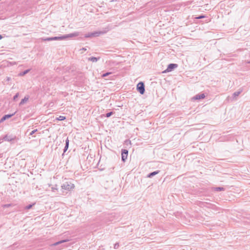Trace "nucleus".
I'll return each instance as SVG.
<instances>
[{"mask_svg":"<svg viewBox=\"0 0 250 250\" xmlns=\"http://www.w3.org/2000/svg\"><path fill=\"white\" fill-rule=\"evenodd\" d=\"M80 35V33L78 32H76L74 33L66 34L64 35H62L58 37H52L53 41H57V40H63L70 38H73L77 37Z\"/></svg>","mask_w":250,"mask_h":250,"instance_id":"obj_1","label":"nucleus"},{"mask_svg":"<svg viewBox=\"0 0 250 250\" xmlns=\"http://www.w3.org/2000/svg\"><path fill=\"white\" fill-rule=\"evenodd\" d=\"M75 188V186L71 182H66L62 186V189L70 191Z\"/></svg>","mask_w":250,"mask_h":250,"instance_id":"obj_2","label":"nucleus"},{"mask_svg":"<svg viewBox=\"0 0 250 250\" xmlns=\"http://www.w3.org/2000/svg\"><path fill=\"white\" fill-rule=\"evenodd\" d=\"M137 90L142 95L144 94L145 92V86L143 82H139L136 87Z\"/></svg>","mask_w":250,"mask_h":250,"instance_id":"obj_3","label":"nucleus"},{"mask_svg":"<svg viewBox=\"0 0 250 250\" xmlns=\"http://www.w3.org/2000/svg\"><path fill=\"white\" fill-rule=\"evenodd\" d=\"M177 67L178 64L176 63H170L168 65L167 69L165 70L163 72H171Z\"/></svg>","mask_w":250,"mask_h":250,"instance_id":"obj_4","label":"nucleus"},{"mask_svg":"<svg viewBox=\"0 0 250 250\" xmlns=\"http://www.w3.org/2000/svg\"><path fill=\"white\" fill-rule=\"evenodd\" d=\"M128 151L125 149H122L121 150V156H122V161L125 162L128 156Z\"/></svg>","mask_w":250,"mask_h":250,"instance_id":"obj_5","label":"nucleus"},{"mask_svg":"<svg viewBox=\"0 0 250 250\" xmlns=\"http://www.w3.org/2000/svg\"><path fill=\"white\" fill-rule=\"evenodd\" d=\"M205 98V95L204 93H200L196 95L192 98V99L194 100L203 99Z\"/></svg>","mask_w":250,"mask_h":250,"instance_id":"obj_6","label":"nucleus"},{"mask_svg":"<svg viewBox=\"0 0 250 250\" xmlns=\"http://www.w3.org/2000/svg\"><path fill=\"white\" fill-rule=\"evenodd\" d=\"M106 32V31H95L94 32H92V37H98V36H99L101 35L104 34Z\"/></svg>","mask_w":250,"mask_h":250,"instance_id":"obj_7","label":"nucleus"},{"mask_svg":"<svg viewBox=\"0 0 250 250\" xmlns=\"http://www.w3.org/2000/svg\"><path fill=\"white\" fill-rule=\"evenodd\" d=\"M160 170H156V171H154L153 172H150L148 174H147V178H152L154 176L158 174L160 172Z\"/></svg>","mask_w":250,"mask_h":250,"instance_id":"obj_8","label":"nucleus"},{"mask_svg":"<svg viewBox=\"0 0 250 250\" xmlns=\"http://www.w3.org/2000/svg\"><path fill=\"white\" fill-rule=\"evenodd\" d=\"M16 113V112H14L13 114H6L4 115L2 117V119L3 120V121H5L6 120L9 119L10 118L12 117L13 116H14Z\"/></svg>","mask_w":250,"mask_h":250,"instance_id":"obj_9","label":"nucleus"},{"mask_svg":"<svg viewBox=\"0 0 250 250\" xmlns=\"http://www.w3.org/2000/svg\"><path fill=\"white\" fill-rule=\"evenodd\" d=\"M69 141L68 140V138H67L66 140H65V146H64V149H63V153H64L67 150V149L68 148V147H69Z\"/></svg>","mask_w":250,"mask_h":250,"instance_id":"obj_10","label":"nucleus"},{"mask_svg":"<svg viewBox=\"0 0 250 250\" xmlns=\"http://www.w3.org/2000/svg\"><path fill=\"white\" fill-rule=\"evenodd\" d=\"M200 204V206H203L209 208H212V206H213V205L207 202H201Z\"/></svg>","mask_w":250,"mask_h":250,"instance_id":"obj_11","label":"nucleus"},{"mask_svg":"<svg viewBox=\"0 0 250 250\" xmlns=\"http://www.w3.org/2000/svg\"><path fill=\"white\" fill-rule=\"evenodd\" d=\"M100 59V57H91L88 58V60L89 61H91L92 62H97L98 60H99Z\"/></svg>","mask_w":250,"mask_h":250,"instance_id":"obj_12","label":"nucleus"},{"mask_svg":"<svg viewBox=\"0 0 250 250\" xmlns=\"http://www.w3.org/2000/svg\"><path fill=\"white\" fill-rule=\"evenodd\" d=\"M28 99H29L28 96L24 97V98L21 100V102L20 103L19 105H21L23 104L24 103H25L28 100Z\"/></svg>","mask_w":250,"mask_h":250,"instance_id":"obj_13","label":"nucleus"},{"mask_svg":"<svg viewBox=\"0 0 250 250\" xmlns=\"http://www.w3.org/2000/svg\"><path fill=\"white\" fill-rule=\"evenodd\" d=\"M30 71V69L25 70H24V71H23L22 72H21L19 74V75L20 76H23L25 75V74H26L27 73H28Z\"/></svg>","mask_w":250,"mask_h":250,"instance_id":"obj_14","label":"nucleus"},{"mask_svg":"<svg viewBox=\"0 0 250 250\" xmlns=\"http://www.w3.org/2000/svg\"><path fill=\"white\" fill-rule=\"evenodd\" d=\"M4 139L5 141H7L8 142L12 141L14 140V138H12L10 136L6 135L4 137Z\"/></svg>","mask_w":250,"mask_h":250,"instance_id":"obj_15","label":"nucleus"},{"mask_svg":"<svg viewBox=\"0 0 250 250\" xmlns=\"http://www.w3.org/2000/svg\"><path fill=\"white\" fill-rule=\"evenodd\" d=\"M42 41L44 42H49V41H52L53 39L52 37H47V38H41Z\"/></svg>","mask_w":250,"mask_h":250,"instance_id":"obj_16","label":"nucleus"},{"mask_svg":"<svg viewBox=\"0 0 250 250\" xmlns=\"http://www.w3.org/2000/svg\"><path fill=\"white\" fill-rule=\"evenodd\" d=\"M67 241H68V240H67V239L62 240H61V241H58V242H57L53 244V245L57 246V245H59L60 244H62V243H64V242H66Z\"/></svg>","mask_w":250,"mask_h":250,"instance_id":"obj_17","label":"nucleus"},{"mask_svg":"<svg viewBox=\"0 0 250 250\" xmlns=\"http://www.w3.org/2000/svg\"><path fill=\"white\" fill-rule=\"evenodd\" d=\"M241 93V91H236L235 92H234L232 94V98L233 99H235V98L237 97V96H238L239 95V94H240Z\"/></svg>","mask_w":250,"mask_h":250,"instance_id":"obj_18","label":"nucleus"},{"mask_svg":"<svg viewBox=\"0 0 250 250\" xmlns=\"http://www.w3.org/2000/svg\"><path fill=\"white\" fill-rule=\"evenodd\" d=\"M214 190L216 191H224L225 188L223 187H215L214 188Z\"/></svg>","mask_w":250,"mask_h":250,"instance_id":"obj_19","label":"nucleus"},{"mask_svg":"<svg viewBox=\"0 0 250 250\" xmlns=\"http://www.w3.org/2000/svg\"><path fill=\"white\" fill-rule=\"evenodd\" d=\"M112 73V72H106L105 73L101 75V77H102V78H104L108 76V75L111 74Z\"/></svg>","mask_w":250,"mask_h":250,"instance_id":"obj_20","label":"nucleus"},{"mask_svg":"<svg viewBox=\"0 0 250 250\" xmlns=\"http://www.w3.org/2000/svg\"><path fill=\"white\" fill-rule=\"evenodd\" d=\"M114 112L113 111H110L109 112H108L105 115V117H107V118H109L111 116H112V115H113L114 114Z\"/></svg>","mask_w":250,"mask_h":250,"instance_id":"obj_21","label":"nucleus"},{"mask_svg":"<svg viewBox=\"0 0 250 250\" xmlns=\"http://www.w3.org/2000/svg\"><path fill=\"white\" fill-rule=\"evenodd\" d=\"M84 38H92V32L91 33H88L87 34H85L84 35Z\"/></svg>","mask_w":250,"mask_h":250,"instance_id":"obj_22","label":"nucleus"},{"mask_svg":"<svg viewBox=\"0 0 250 250\" xmlns=\"http://www.w3.org/2000/svg\"><path fill=\"white\" fill-rule=\"evenodd\" d=\"M35 204V203L32 204H29L26 206L25 207V209H29L32 208V207Z\"/></svg>","mask_w":250,"mask_h":250,"instance_id":"obj_23","label":"nucleus"},{"mask_svg":"<svg viewBox=\"0 0 250 250\" xmlns=\"http://www.w3.org/2000/svg\"><path fill=\"white\" fill-rule=\"evenodd\" d=\"M66 119L65 117L60 116L58 118H57V120L59 121H63Z\"/></svg>","mask_w":250,"mask_h":250,"instance_id":"obj_24","label":"nucleus"},{"mask_svg":"<svg viewBox=\"0 0 250 250\" xmlns=\"http://www.w3.org/2000/svg\"><path fill=\"white\" fill-rule=\"evenodd\" d=\"M205 17H206V16L205 15H200L198 17H197L195 18V19H203V18H204Z\"/></svg>","mask_w":250,"mask_h":250,"instance_id":"obj_25","label":"nucleus"},{"mask_svg":"<svg viewBox=\"0 0 250 250\" xmlns=\"http://www.w3.org/2000/svg\"><path fill=\"white\" fill-rule=\"evenodd\" d=\"M19 96V93H16L13 97V100L15 101H16V100L18 99Z\"/></svg>","mask_w":250,"mask_h":250,"instance_id":"obj_26","label":"nucleus"},{"mask_svg":"<svg viewBox=\"0 0 250 250\" xmlns=\"http://www.w3.org/2000/svg\"><path fill=\"white\" fill-rule=\"evenodd\" d=\"M38 131L37 129H34L33 131H32L31 132H30L29 135H33L35 132H36Z\"/></svg>","mask_w":250,"mask_h":250,"instance_id":"obj_27","label":"nucleus"},{"mask_svg":"<svg viewBox=\"0 0 250 250\" xmlns=\"http://www.w3.org/2000/svg\"><path fill=\"white\" fill-rule=\"evenodd\" d=\"M119 247V244L118 243H116L114 244V248L115 249H117Z\"/></svg>","mask_w":250,"mask_h":250,"instance_id":"obj_28","label":"nucleus"},{"mask_svg":"<svg viewBox=\"0 0 250 250\" xmlns=\"http://www.w3.org/2000/svg\"><path fill=\"white\" fill-rule=\"evenodd\" d=\"M57 189H58V188H57V185H55V187L52 188V190L53 191H55V190H57Z\"/></svg>","mask_w":250,"mask_h":250,"instance_id":"obj_29","label":"nucleus"},{"mask_svg":"<svg viewBox=\"0 0 250 250\" xmlns=\"http://www.w3.org/2000/svg\"><path fill=\"white\" fill-rule=\"evenodd\" d=\"M11 206V204H5L3 206L4 208H8Z\"/></svg>","mask_w":250,"mask_h":250,"instance_id":"obj_30","label":"nucleus"},{"mask_svg":"<svg viewBox=\"0 0 250 250\" xmlns=\"http://www.w3.org/2000/svg\"><path fill=\"white\" fill-rule=\"evenodd\" d=\"M10 80H11V78L10 77H7L6 78V81H9Z\"/></svg>","mask_w":250,"mask_h":250,"instance_id":"obj_31","label":"nucleus"},{"mask_svg":"<svg viewBox=\"0 0 250 250\" xmlns=\"http://www.w3.org/2000/svg\"><path fill=\"white\" fill-rule=\"evenodd\" d=\"M4 122L3 120L2 119V118L0 119V124Z\"/></svg>","mask_w":250,"mask_h":250,"instance_id":"obj_32","label":"nucleus"},{"mask_svg":"<svg viewBox=\"0 0 250 250\" xmlns=\"http://www.w3.org/2000/svg\"><path fill=\"white\" fill-rule=\"evenodd\" d=\"M3 37L1 35H0V40H1V39H2Z\"/></svg>","mask_w":250,"mask_h":250,"instance_id":"obj_33","label":"nucleus"},{"mask_svg":"<svg viewBox=\"0 0 250 250\" xmlns=\"http://www.w3.org/2000/svg\"><path fill=\"white\" fill-rule=\"evenodd\" d=\"M82 50H86V49H85V48H83L82 49Z\"/></svg>","mask_w":250,"mask_h":250,"instance_id":"obj_34","label":"nucleus"},{"mask_svg":"<svg viewBox=\"0 0 250 250\" xmlns=\"http://www.w3.org/2000/svg\"><path fill=\"white\" fill-rule=\"evenodd\" d=\"M249 63H250V61L249 62Z\"/></svg>","mask_w":250,"mask_h":250,"instance_id":"obj_35","label":"nucleus"}]
</instances>
